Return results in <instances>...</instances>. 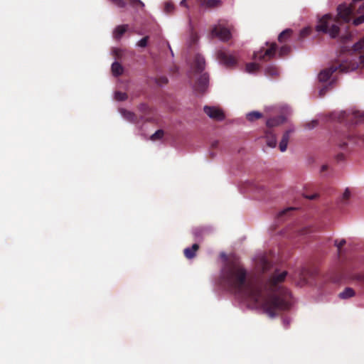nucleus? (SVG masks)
<instances>
[{"label":"nucleus","instance_id":"nucleus-1","mask_svg":"<svg viewBox=\"0 0 364 364\" xmlns=\"http://www.w3.org/2000/svg\"><path fill=\"white\" fill-rule=\"evenodd\" d=\"M287 275V271L275 269L267 279L256 283L247 279L246 269L237 262L226 264L221 273L223 281L232 291L245 299L260 304L264 313L271 318L291 306V293L282 286Z\"/></svg>","mask_w":364,"mask_h":364},{"label":"nucleus","instance_id":"nucleus-2","mask_svg":"<svg viewBox=\"0 0 364 364\" xmlns=\"http://www.w3.org/2000/svg\"><path fill=\"white\" fill-rule=\"evenodd\" d=\"M337 16H333L331 14H326L320 18L316 26V31L318 33L328 34L331 38H338V41L345 44L352 38L350 32L347 31L345 34L339 36L340 26L342 23H348L354 14H361L355 18L353 23L358 26L364 22V1L363 0H352V2L347 5L341 4L337 8Z\"/></svg>","mask_w":364,"mask_h":364},{"label":"nucleus","instance_id":"nucleus-3","mask_svg":"<svg viewBox=\"0 0 364 364\" xmlns=\"http://www.w3.org/2000/svg\"><path fill=\"white\" fill-rule=\"evenodd\" d=\"M352 70H353V68H351L347 62L333 64L330 67L321 70L318 75V79L321 82H326L337 70H339L340 73H348Z\"/></svg>","mask_w":364,"mask_h":364},{"label":"nucleus","instance_id":"nucleus-4","mask_svg":"<svg viewBox=\"0 0 364 364\" xmlns=\"http://www.w3.org/2000/svg\"><path fill=\"white\" fill-rule=\"evenodd\" d=\"M277 50V43H272L268 48H262L258 52L254 53L253 58L259 61L269 60L275 56Z\"/></svg>","mask_w":364,"mask_h":364},{"label":"nucleus","instance_id":"nucleus-5","mask_svg":"<svg viewBox=\"0 0 364 364\" xmlns=\"http://www.w3.org/2000/svg\"><path fill=\"white\" fill-rule=\"evenodd\" d=\"M217 60L221 65L226 68H233L237 63V59L235 55L230 54L225 50H219L216 53Z\"/></svg>","mask_w":364,"mask_h":364},{"label":"nucleus","instance_id":"nucleus-6","mask_svg":"<svg viewBox=\"0 0 364 364\" xmlns=\"http://www.w3.org/2000/svg\"><path fill=\"white\" fill-rule=\"evenodd\" d=\"M211 35L224 42L228 41L232 38L230 28L222 25L215 26L211 30Z\"/></svg>","mask_w":364,"mask_h":364},{"label":"nucleus","instance_id":"nucleus-7","mask_svg":"<svg viewBox=\"0 0 364 364\" xmlns=\"http://www.w3.org/2000/svg\"><path fill=\"white\" fill-rule=\"evenodd\" d=\"M204 112L211 119L216 121H223L225 119V114L222 109L211 106H205Z\"/></svg>","mask_w":364,"mask_h":364},{"label":"nucleus","instance_id":"nucleus-8","mask_svg":"<svg viewBox=\"0 0 364 364\" xmlns=\"http://www.w3.org/2000/svg\"><path fill=\"white\" fill-rule=\"evenodd\" d=\"M209 82V76L208 73L202 74L200 77L197 80L194 88L195 90L198 92L203 93L204 92L208 85Z\"/></svg>","mask_w":364,"mask_h":364},{"label":"nucleus","instance_id":"nucleus-9","mask_svg":"<svg viewBox=\"0 0 364 364\" xmlns=\"http://www.w3.org/2000/svg\"><path fill=\"white\" fill-rule=\"evenodd\" d=\"M205 58L200 54H197L194 58L193 69L196 73H201L205 68Z\"/></svg>","mask_w":364,"mask_h":364},{"label":"nucleus","instance_id":"nucleus-10","mask_svg":"<svg viewBox=\"0 0 364 364\" xmlns=\"http://www.w3.org/2000/svg\"><path fill=\"white\" fill-rule=\"evenodd\" d=\"M267 145L271 148L277 146V137L272 129H267L264 132Z\"/></svg>","mask_w":364,"mask_h":364},{"label":"nucleus","instance_id":"nucleus-11","mask_svg":"<svg viewBox=\"0 0 364 364\" xmlns=\"http://www.w3.org/2000/svg\"><path fill=\"white\" fill-rule=\"evenodd\" d=\"M200 7L216 8L222 5L221 0H197Z\"/></svg>","mask_w":364,"mask_h":364},{"label":"nucleus","instance_id":"nucleus-12","mask_svg":"<svg viewBox=\"0 0 364 364\" xmlns=\"http://www.w3.org/2000/svg\"><path fill=\"white\" fill-rule=\"evenodd\" d=\"M285 120V118L283 116H278L275 117L270 118L267 119L266 124H267V129H272L273 127H277L282 124L284 123Z\"/></svg>","mask_w":364,"mask_h":364},{"label":"nucleus","instance_id":"nucleus-13","mask_svg":"<svg viewBox=\"0 0 364 364\" xmlns=\"http://www.w3.org/2000/svg\"><path fill=\"white\" fill-rule=\"evenodd\" d=\"M290 133H291V131L287 130L284 133V134L282 136V140H281V141L279 143V150L282 152H284L287 150L288 142H289V140L290 138Z\"/></svg>","mask_w":364,"mask_h":364},{"label":"nucleus","instance_id":"nucleus-14","mask_svg":"<svg viewBox=\"0 0 364 364\" xmlns=\"http://www.w3.org/2000/svg\"><path fill=\"white\" fill-rule=\"evenodd\" d=\"M199 249V245L196 243L193 244L191 247L184 250L183 253L187 259H193Z\"/></svg>","mask_w":364,"mask_h":364},{"label":"nucleus","instance_id":"nucleus-15","mask_svg":"<svg viewBox=\"0 0 364 364\" xmlns=\"http://www.w3.org/2000/svg\"><path fill=\"white\" fill-rule=\"evenodd\" d=\"M120 112H121L122 115L123 116V117L124 119H126L127 121H129L130 122H133V123H135L137 122V117L134 112H132L130 111H128V110H126L124 109H122L120 110Z\"/></svg>","mask_w":364,"mask_h":364},{"label":"nucleus","instance_id":"nucleus-16","mask_svg":"<svg viewBox=\"0 0 364 364\" xmlns=\"http://www.w3.org/2000/svg\"><path fill=\"white\" fill-rule=\"evenodd\" d=\"M259 268L262 269L263 272H265L270 269L272 267L271 262L265 257H262L257 263Z\"/></svg>","mask_w":364,"mask_h":364},{"label":"nucleus","instance_id":"nucleus-17","mask_svg":"<svg viewBox=\"0 0 364 364\" xmlns=\"http://www.w3.org/2000/svg\"><path fill=\"white\" fill-rule=\"evenodd\" d=\"M128 25L124 24L118 26L115 28L113 36L115 39H120L122 35L127 31Z\"/></svg>","mask_w":364,"mask_h":364},{"label":"nucleus","instance_id":"nucleus-18","mask_svg":"<svg viewBox=\"0 0 364 364\" xmlns=\"http://www.w3.org/2000/svg\"><path fill=\"white\" fill-rule=\"evenodd\" d=\"M355 294L353 289L350 287H346L345 289L338 294L339 298L342 299H347L354 296Z\"/></svg>","mask_w":364,"mask_h":364},{"label":"nucleus","instance_id":"nucleus-19","mask_svg":"<svg viewBox=\"0 0 364 364\" xmlns=\"http://www.w3.org/2000/svg\"><path fill=\"white\" fill-rule=\"evenodd\" d=\"M292 30L290 28L285 29L278 36V41L279 43L286 42L291 36Z\"/></svg>","mask_w":364,"mask_h":364},{"label":"nucleus","instance_id":"nucleus-20","mask_svg":"<svg viewBox=\"0 0 364 364\" xmlns=\"http://www.w3.org/2000/svg\"><path fill=\"white\" fill-rule=\"evenodd\" d=\"M123 67L122 65L118 62H114L112 65V72L113 75L114 76H119L122 75L123 73Z\"/></svg>","mask_w":364,"mask_h":364},{"label":"nucleus","instance_id":"nucleus-21","mask_svg":"<svg viewBox=\"0 0 364 364\" xmlns=\"http://www.w3.org/2000/svg\"><path fill=\"white\" fill-rule=\"evenodd\" d=\"M265 75L269 77H277L279 75V70L275 65H270L266 68Z\"/></svg>","mask_w":364,"mask_h":364},{"label":"nucleus","instance_id":"nucleus-22","mask_svg":"<svg viewBox=\"0 0 364 364\" xmlns=\"http://www.w3.org/2000/svg\"><path fill=\"white\" fill-rule=\"evenodd\" d=\"M260 66L256 63H249L246 64L245 70L249 73H254L259 69Z\"/></svg>","mask_w":364,"mask_h":364},{"label":"nucleus","instance_id":"nucleus-23","mask_svg":"<svg viewBox=\"0 0 364 364\" xmlns=\"http://www.w3.org/2000/svg\"><path fill=\"white\" fill-rule=\"evenodd\" d=\"M262 117V114L257 111H253L247 114V120L252 122L256 119H260Z\"/></svg>","mask_w":364,"mask_h":364},{"label":"nucleus","instance_id":"nucleus-24","mask_svg":"<svg viewBox=\"0 0 364 364\" xmlns=\"http://www.w3.org/2000/svg\"><path fill=\"white\" fill-rule=\"evenodd\" d=\"M309 274V272L306 268H302L300 269L299 272V277L300 281L304 283L306 282Z\"/></svg>","mask_w":364,"mask_h":364},{"label":"nucleus","instance_id":"nucleus-25","mask_svg":"<svg viewBox=\"0 0 364 364\" xmlns=\"http://www.w3.org/2000/svg\"><path fill=\"white\" fill-rule=\"evenodd\" d=\"M290 52L291 47L287 45H284L280 48L279 50V57L282 58L287 55Z\"/></svg>","mask_w":364,"mask_h":364},{"label":"nucleus","instance_id":"nucleus-26","mask_svg":"<svg viewBox=\"0 0 364 364\" xmlns=\"http://www.w3.org/2000/svg\"><path fill=\"white\" fill-rule=\"evenodd\" d=\"M363 48H364V37L353 46L352 50L355 52H357V51H360Z\"/></svg>","mask_w":364,"mask_h":364},{"label":"nucleus","instance_id":"nucleus-27","mask_svg":"<svg viewBox=\"0 0 364 364\" xmlns=\"http://www.w3.org/2000/svg\"><path fill=\"white\" fill-rule=\"evenodd\" d=\"M334 80H331L328 85H323L319 90V96L323 97L328 92L330 87L333 85Z\"/></svg>","mask_w":364,"mask_h":364},{"label":"nucleus","instance_id":"nucleus-28","mask_svg":"<svg viewBox=\"0 0 364 364\" xmlns=\"http://www.w3.org/2000/svg\"><path fill=\"white\" fill-rule=\"evenodd\" d=\"M164 134V132L162 129H159L151 136L150 139L152 141L159 140L162 139Z\"/></svg>","mask_w":364,"mask_h":364},{"label":"nucleus","instance_id":"nucleus-29","mask_svg":"<svg viewBox=\"0 0 364 364\" xmlns=\"http://www.w3.org/2000/svg\"><path fill=\"white\" fill-rule=\"evenodd\" d=\"M173 10H174V4L171 1H168L164 3V11L166 14H170Z\"/></svg>","mask_w":364,"mask_h":364},{"label":"nucleus","instance_id":"nucleus-30","mask_svg":"<svg viewBox=\"0 0 364 364\" xmlns=\"http://www.w3.org/2000/svg\"><path fill=\"white\" fill-rule=\"evenodd\" d=\"M114 98L117 101H124L127 99V95L120 91L115 92Z\"/></svg>","mask_w":364,"mask_h":364},{"label":"nucleus","instance_id":"nucleus-31","mask_svg":"<svg viewBox=\"0 0 364 364\" xmlns=\"http://www.w3.org/2000/svg\"><path fill=\"white\" fill-rule=\"evenodd\" d=\"M205 230L203 228H195L193 231V233L194 235V236L198 238V237H200L203 236V235L204 234Z\"/></svg>","mask_w":364,"mask_h":364},{"label":"nucleus","instance_id":"nucleus-32","mask_svg":"<svg viewBox=\"0 0 364 364\" xmlns=\"http://www.w3.org/2000/svg\"><path fill=\"white\" fill-rule=\"evenodd\" d=\"M311 32V29L309 27H306L303 28L299 33L300 38H304L306 36H308Z\"/></svg>","mask_w":364,"mask_h":364},{"label":"nucleus","instance_id":"nucleus-33","mask_svg":"<svg viewBox=\"0 0 364 364\" xmlns=\"http://www.w3.org/2000/svg\"><path fill=\"white\" fill-rule=\"evenodd\" d=\"M354 118L357 120V122H363L364 121V112H361L360 111H355L353 112Z\"/></svg>","mask_w":364,"mask_h":364},{"label":"nucleus","instance_id":"nucleus-34","mask_svg":"<svg viewBox=\"0 0 364 364\" xmlns=\"http://www.w3.org/2000/svg\"><path fill=\"white\" fill-rule=\"evenodd\" d=\"M149 36H145L144 38H142L138 43H137V46L139 47H141V48H145L146 46H147V43H148V41H149Z\"/></svg>","mask_w":364,"mask_h":364},{"label":"nucleus","instance_id":"nucleus-35","mask_svg":"<svg viewBox=\"0 0 364 364\" xmlns=\"http://www.w3.org/2000/svg\"><path fill=\"white\" fill-rule=\"evenodd\" d=\"M347 139L349 140V141H351L354 143H356L357 142V139H359L362 141H364V134L362 135V136H354V135H348L347 136Z\"/></svg>","mask_w":364,"mask_h":364},{"label":"nucleus","instance_id":"nucleus-36","mask_svg":"<svg viewBox=\"0 0 364 364\" xmlns=\"http://www.w3.org/2000/svg\"><path fill=\"white\" fill-rule=\"evenodd\" d=\"M129 4L134 7H144V4L141 0H128Z\"/></svg>","mask_w":364,"mask_h":364},{"label":"nucleus","instance_id":"nucleus-37","mask_svg":"<svg viewBox=\"0 0 364 364\" xmlns=\"http://www.w3.org/2000/svg\"><path fill=\"white\" fill-rule=\"evenodd\" d=\"M350 197V192L348 188H346L344 193H343L341 200L343 203H346Z\"/></svg>","mask_w":364,"mask_h":364},{"label":"nucleus","instance_id":"nucleus-38","mask_svg":"<svg viewBox=\"0 0 364 364\" xmlns=\"http://www.w3.org/2000/svg\"><path fill=\"white\" fill-rule=\"evenodd\" d=\"M295 210L294 208H288L287 209L283 210L282 211L279 212L278 214V218H282L285 215H287L288 213L291 212L292 210Z\"/></svg>","mask_w":364,"mask_h":364},{"label":"nucleus","instance_id":"nucleus-39","mask_svg":"<svg viewBox=\"0 0 364 364\" xmlns=\"http://www.w3.org/2000/svg\"><path fill=\"white\" fill-rule=\"evenodd\" d=\"M346 243V240L342 239L340 241L335 240V245L337 247L338 252H340L341 247Z\"/></svg>","mask_w":364,"mask_h":364},{"label":"nucleus","instance_id":"nucleus-40","mask_svg":"<svg viewBox=\"0 0 364 364\" xmlns=\"http://www.w3.org/2000/svg\"><path fill=\"white\" fill-rule=\"evenodd\" d=\"M115 5L119 8H124L126 3L124 0H111Z\"/></svg>","mask_w":364,"mask_h":364},{"label":"nucleus","instance_id":"nucleus-41","mask_svg":"<svg viewBox=\"0 0 364 364\" xmlns=\"http://www.w3.org/2000/svg\"><path fill=\"white\" fill-rule=\"evenodd\" d=\"M353 278L364 284V274H357Z\"/></svg>","mask_w":364,"mask_h":364},{"label":"nucleus","instance_id":"nucleus-42","mask_svg":"<svg viewBox=\"0 0 364 364\" xmlns=\"http://www.w3.org/2000/svg\"><path fill=\"white\" fill-rule=\"evenodd\" d=\"M317 124H318V121L317 120H313V121H311L310 123H309L307 124V127L309 129H312V128L316 127Z\"/></svg>","mask_w":364,"mask_h":364},{"label":"nucleus","instance_id":"nucleus-43","mask_svg":"<svg viewBox=\"0 0 364 364\" xmlns=\"http://www.w3.org/2000/svg\"><path fill=\"white\" fill-rule=\"evenodd\" d=\"M304 198H306L307 199L314 200L318 197V194H316V193L311 194V195L304 194Z\"/></svg>","mask_w":364,"mask_h":364},{"label":"nucleus","instance_id":"nucleus-44","mask_svg":"<svg viewBox=\"0 0 364 364\" xmlns=\"http://www.w3.org/2000/svg\"><path fill=\"white\" fill-rule=\"evenodd\" d=\"M338 146L342 149H345L347 147V142L346 141H342L338 144Z\"/></svg>","mask_w":364,"mask_h":364},{"label":"nucleus","instance_id":"nucleus-45","mask_svg":"<svg viewBox=\"0 0 364 364\" xmlns=\"http://www.w3.org/2000/svg\"><path fill=\"white\" fill-rule=\"evenodd\" d=\"M139 109L142 112H146V109L148 108L147 105L145 104H141L139 105Z\"/></svg>","mask_w":364,"mask_h":364},{"label":"nucleus","instance_id":"nucleus-46","mask_svg":"<svg viewBox=\"0 0 364 364\" xmlns=\"http://www.w3.org/2000/svg\"><path fill=\"white\" fill-rule=\"evenodd\" d=\"M310 229L306 228H304L301 230V235H306V234H308L309 232H310Z\"/></svg>","mask_w":364,"mask_h":364},{"label":"nucleus","instance_id":"nucleus-47","mask_svg":"<svg viewBox=\"0 0 364 364\" xmlns=\"http://www.w3.org/2000/svg\"><path fill=\"white\" fill-rule=\"evenodd\" d=\"M160 81L161 83L166 84L168 82V79L166 77H164L160 79Z\"/></svg>","mask_w":364,"mask_h":364},{"label":"nucleus","instance_id":"nucleus-48","mask_svg":"<svg viewBox=\"0 0 364 364\" xmlns=\"http://www.w3.org/2000/svg\"><path fill=\"white\" fill-rule=\"evenodd\" d=\"M218 145V141H215L212 143L211 144V146L212 148H216Z\"/></svg>","mask_w":364,"mask_h":364},{"label":"nucleus","instance_id":"nucleus-49","mask_svg":"<svg viewBox=\"0 0 364 364\" xmlns=\"http://www.w3.org/2000/svg\"><path fill=\"white\" fill-rule=\"evenodd\" d=\"M337 157L338 160H342L344 158V155L343 154H339Z\"/></svg>","mask_w":364,"mask_h":364},{"label":"nucleus","instance_id":"nucleus-50","mask_svg":"<svg viewBox=\"0 0 364 364\" xmlns=\"http://www.w3.org/2000/svg\"><path fill=\"white\" fill-rule=\"evenodd\" d=\"M181 6H186V0H182L181 1V4H180Z\"/></svg>","mask_w":364,"mask_h":364},{"label":"nucleus","instance_id":"nucleus-51","mask_svg":"<svg viewBox=\"0 0 364 364\" xmlns=\"http://www.w3.org/2000/svg\"><path fill=\"white\" fill-rule=\"evenodd\" d=\"M326 169H327V166H326V165L322 166V167H321L322 171H325Z\"/></svg>","mask_w":364,"mask_h":364},{"label":"nucleus","instance_id":"nucleus-52","mask_svg":"<svg viewBox=\"0 0 364 364\" xmlns=\"http://www.w3.org/2000/svg\"><path fill=\"white\" fill-rule=\"evenodd\" d=\"M361 60L363 62H364V55L361 57Z\"/></svg>","mask_w":364,"mask_h":364}]
</instances>
